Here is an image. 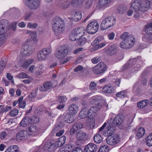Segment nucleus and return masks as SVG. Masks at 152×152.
Masks as SVG:
<instances>
[{"mask_svg":"<svg viewBox=\"0 0 152 152\" xmlns=\"http://www.w3.org/2000/svg\"><path fill=\"white\" fill-rule=\"evenodd\" d=\"M52 31L54 34L58 36L64 31L65 28V23L64 20L58 16L55 17L51 21Z\"/></svg>","mask_w":152,"mask_h":152,"instance_id":"f257e3e1","label":"nucleus"},{"mask_svg":"<svg viewBox=\"0 0 152 152\" xmlns=\"http://www.w3.org/2000/svg\"><path fill=\"white\" fill-rule=\"evenodd\" d=\"M120 38L123 40L119 45L120 47L123 49H129L133 46L135 42L134 37L127 32L123 33Z\"/></svg>","mask_w":152,"mask_h":152,"instance_id":"f03ea898","label":"nucleus"},{"mask_svg":"<svg viewBox=\"0 0 152 152\" xmlns=\"http://www.w3.org/2000/svg\"><path fill=\"white\" fill-rule=\"evenodd\" d=\"M151 3L149 0H143L140 3L137 1L131 3V8L136 10H139L142 12L147 11L149 8Z\"/></svg>","mask_w":152,"mask_h":152,"instance_id":"7ed1b4c3","label":"nucleus"},{"mask_svg":"<svg viewBox=\"0 0 152 152\" xmlns=\"http://www.w3.org/2000/svg\"><path fill=\"white\" fill-rule=\"evenodd\" d=\"M68 53V50L65 46L60 47L57 49L55 53L56 56L59 59H63L60 61V63L64 64L69 60L68 58L65 59L64 58Z\"/></svg>","mask_w":152,"mask_h":152,"instance_id":"20e7f679","label":"nucleus"},{"mask_svg":"<svg viewBox=\"0 0 152 152\" xmlns=\"http://www.w3.org/2000/svg\"><path fill=\"white\" fill-rule=\"evenodd\" d=\"M145 31L146 34L142 37V40L144 42L152 43V23L145 26Z\"/></svg>","mask_w":152,"mask_h":152,"instance_id":"39448f33","label":"nucleus"},{"mask_svg":"<svg viewBox=\"0 0 152 152\" xmlns=\"http://www.w3.org/2000/svg\"><path fill=\"white\" fill-rule=\"evenodd\" d=\"M115 23V19L113 17H109L105 18L102 21L101 24V29L105 30L113 26Z\"/></svg>","mask_w":152,"mask_h":152,"instance_id":"423d86ee","label":"nucleus"},{"mask_svg":"<svg viewBox=\"0 0 152 152\" xmlns=\"http://www.w3.org/2000/svg\"><path fill=\"white\" fill-rule=\"evenodd\" d=\"M85 28L83 27L78 28L72 31L69 36V39L72 41H76L78 37L83 36L85 33Z\"/></svg>","mask_w":152,"mask_h":152,"instance_id":"0eeeda50","label":"nucleus"},{"mask_svg":"<svg viewBox=\"0 0 152 152\" xmlns=\"http://www.w3.org/2000/svg\"><path fill=\"white\" fill-rule=\"evenodd\" d=\"M51 53V49L45 48L42 49L38 52L37 55V59L39 61H42L46 59Z\"/></svg>","mask_w":152,"mask_h":152,"instance_id":"6e6552de","label":"nucleus"},{"mask_svg":"<svg viewBox=\"0 0 152 152\" xmlns=\"http://www.w3.org/2000/svg\"><path fill=\"white\" fill-rule=\"evenodd\" d=\"M9 22L6 19L0 20V36L5 37V34H8L7 26Z\"/></svg>","mask_w":152,"mask_h":152,"instance_id":"1a4fd4ad","label":"nucleus"},{"mask_svg":"<svg viewBox=\"0 0 152 152\" xmlns=\"http://www.w3.org/2000/svg\"><path fill=\"white\" fill-rule=\"evenodd\" d=\"M26 6L31 10L37 9L40 5V0H24Z\"/></svg>","mask_w":152,"mask_h":152,"instance_id":"9d476101","label":"nucleus"},{"mask_svg":"<svg viewBox=\"0 0 152 152\" xmlns=\"http://www.w3.org/2000/svg\"><path fill=\"white\" fill-rule=\"evenodd\" d=\"M120 141V137L117 134L109 136L107 138V142L111 145H115Z\"/></svg>","mask_w":152,"mask_h":152,"instance_id":"9b49d317","label":"nucleus"},{"mask_svg":"<svg viewBox=\"0 0 152 152\" xmlns=\"http://www.w3.org/2000/svg\"><path fill=\"white\" fill-rule=\"evenodd\" d=\"M33 48L31 45H26L23 46L20 53L22 56H25L31 54L33 51Z\"/></svg>","mask_w":152,"mask_h":152,"instance_id":"f8f14e48","label":"nucleus"},{"mask_svg":"<svg viewBox=\"0 0 152 152\" xmlns=\"http://www.w3.org/2000/svg\"><path fill=\"white\" fill-rule=\"evenodd\" d=\"M95 107H91L88 110V122L91 123H94L92 126L94 128L95 126L94 122L95 121Z\"/></svg>","mask_w":152,"mask_h":152,"instance_id":"ddd939ff","label":"nucleus"},{"mask_svg":"<svg viewBox=\"0 0 152 152\" xmlns=\"http://www.w3.org/2000/svg\"><path fill=\"white\" fill-rule=\"evenodd\" d=\"M107 69L106 65L103 62H100L96 66V74H102Z\"/></svg>","mask_w":152,"mask_h":152,"instance_id":"4468645a","label":"nucleus"},{"mask_svg":"<svg viewBox=\"0 0 152 152\" xmlns=\"http://www.w3.org/2000/svg\"><path fill=\"white\" fill-rule=\"evenodd\" d=\"M70 4L71 2L69 0H61L58 2L56 5L60 8L65 9L69 7Z\"/></svg>","mask_w":152,"mask_h":152,"instance_id":"2eb2a0df","label":"nucleus"},{"mask_svg":"<svg viewBox=\"0 0 152 152\" xmlns=\"http://www.w3.org/2000/svg\"><path fill=\"white\" fill-rule=\"evenodd\" d=\"M104 101L101 97L96 96V111L101 109L103 107Z\"/></svg>","mask_w":152,"mask_h":152,"instance_id":"dca6fc26","label":"nucleus"},{"mask_svg":"<svg viewBox=\"0 0 152 152\" xmlns=\"http://www.w3.org/2000/svg\"><path fill=\"white\" fill-rule=\"evenodd\" d=\"M115 91V88L109 84L106 85L102 88V91L106 93L111 94L114 92Z\"/></svg>","mask_w":152,"mask_h":152,"instance_id":"f3484780","label":"nucleus"},{"mask_svg":"<svg viewBox=\"0 0 152 152\" xmlns=\"http://www.w3.org/2000/svg\"><path fill=\"white\" fill-rule=\"evenodd\" d=\"M68 109L70 114L74 115L77 113L78 110V107L77 104H72L69 106Z\"/></svg>","mask_w":152,"mask_h":152,"instance_id":"a211bd4d","label":"nucleus"},{"mask_svg":"<svg viewBox=\"0 0 152 152\" xmlns=\"http://www.w3.org/2000/svg\"><path fill=\"white\" fill-rule=\"evenodd\" d=\"M43 86L39 88V90L42 91H45L50 90L53 87V85L50 81H48L43 83Z\"/></svg>","mask_w":152,"mask_h":152,"instance_id":"6ab92c4d","label":"nucleus"},{"mask_svg":"<svg viewBox=\"0 0 152 152\" xmlns=\"http://www.w3.org/2000/svg\"><path fill=\"white\" fill-rule=\"evenodd\" d=\"M59 118L63 120V121H64L67 123H71L73 121V118L70 115L66 113L60 116Z\"/></svg>","mask_w":152,"mask_h":152,"instance_id":"aec40b11","label":"nucleus"},{"mask_svg":"<svg viewBox=\"0 0 152 152\" xmlns=\"http://www.w3.org/2000/svg\"><path fill=\"white\" fill-rule=\"evenodd\" d=\"M28 135V132L25 130L20 131L17 134V138L20 140H24Z\"/></svg>","mask_w":152,"mask_h":152,"instance_id":"412c9836","label":"nucleus"},{"mask_svg":"<svg viewBox=\"0 0 152 152\" xmlns=\"http://www.w3.org/2000/svg\"><path fill=\"white\" fill-rule=\"evenodd\" d=\"M95 22L94 21L90 23L87 26L86 31L87 33L91 34L95 33Z\"/></svg>","mask_w":152,"mask_h":152,"instance_id":"4be33fe9","label":"nucleus"},{"mask_svg":"<svg viewBox=\"0 0 152 152\" xmlns=\"http://www.w3.org/2000/svg\"><path fill=\"white\" fill-rule=\"evenodd\" d=\"M110 2V0H99L97 4V7L98 8L107 7Z\"/></svg>","mask_w":152,"mask_h":152,"instance_id":"5701e85b","label":"nucleus"},{"mask_svg":"<svg viewBox=\"0 0 152 152\" xmlns=\"http://www.w3.org/2000/svg\"><path fill=\"white\" fill-rule=\"evenodd\" d=\"M116 52V49L114 46H108L105 49V52L110 56L115 54Z\"/></svg>","mask_w":152,"mask_h":152,"instance_id":"b1692460","label":"nucleus"},{"mask_svg":"<svg viewBox=\"0 0 152 152\" xmlns=\"http://www.w3.org/2000/svg\"><path fill=\"white\" fill-rule=\"evenodd\" d=\"M66 137L64 136H63L60 138L54 144L55 148H59L62 146L65 143Z\"/></svg>","mask_w":152,"mask_h":152,"instance_id":"393cba45","label":"nucleus"},{"mask_svg":"<svg viewBox=\"0 0 152 152\" xmlns=\"http://www.w3.org/2000/svg\"><path fill=\"white\" fill-rule=\"evenodd\" d=\"M72 18L73 20L78 21L82 18L81 13L78 10L75 11L73 12Z\"/></svg>","mask_w":152,"mask_h":152,"instance_id":"a878e982","label":"nucleus"},{"mask_svg":"<svg viewBox=\"0 0 152 152\" xmlns=\"http://www.w3.org/2000/svg\"><path fill=\"white\" fill-rule=\"evenodd\" d=\"M95 150L94 144L93 143H90L85 147L84 152H94Z\"/></svg>","mask_w":152,"mask_h":152,"instance_id":"bb28decb","label":"nucleus"},{"mask_svg":"<svg viewBox=\"0 0 152 152\" xmlns=\"http://www.w3.org/2000/svg\"><path fill=\"white\" fill-rule=\"evenodd\" d=\"M55 148L54 143L49 142L46 144L45 145L43 148L45 150H47L51 152L55 150Z\"/></svg>","mask_w":152,"mask_h":152,"instance_id":"cd10ccee","label":"nucleus"},{"mask_svg":"<svg viewBox=\"0 0 152 152\" xmlns=\"http://www.w3.org/2000/svg\"><path fill=\"white\" fill-rule=\"evenodd\" d=\"M123 122V120L121 117L120 116H116L114 119L113 123L114 125V126H118L121 125Z\"/></svg>","mask_w":152,"mask_h":152,"instance_id":"c85d7f7f","label":"nucleus"},{"mask_svg":"<svg viewBox=\"0 0 152 152\" xmlns=\"http://www.w3.org/2000/svg\"><path fill=\"white\" fill-rule=\"evenodd\" d=\"M18 23V22L16 21H15L14 22L11 23L10 25L7 26V28L8 29V34L10 33V31H15L17 28L16 25Z\"/></svg>","mask_w":152,"mask_h":152,"instance_id":"c756f323","label":"nucleus"},{"mask_svg":"<svg viewBox=\"0 0 152 152\" xmlns=\"http://www.w3.org/2000/svg\"><path fill=\"white\" fill-rule=\"evenodd\" d=\"M88 114V109L86 107L83 108L79 113V116L81 118L87 117Z\"/></svg>","mask_w":152,"mask_h":152,"instance_id":"7c9ffc66","label":"nucleus"},{"mask_svg":"<svg viewBox=\"0 0 152 152\" xmlns=\"http://www.w3.org/2000/svg\"><path fill=\"white\" fill-rule=\"evenodd\" d=\"M149 101L148 100L146 99L142 100V101L138 102L137 103V104L138 107L140 108H142L143 107H146Z\"/></svg>","mask_w":152,"mask_h":152,"instance_id":"2f4dec72","label":"nucleus"},{"mask_svg":"<svg viewBox=\"0 0 152 152\" xmlns=\"http://www.w3.org/2000/svg\"><path fill=\"white\" fill-rule=\"evenodd\" d=\"M26 33L30 35L33 41L35 42H37L38 41V39L37 33L34 31H27Z\"/></svg>","mask_w":152,"mask_h":152,"instance_id":"473e14b6","label":"nucleus"},{"mask_svg":"<svg viewBox=\"0 0 152 152\" xmlns=\"http://www.w3.org/2000/svg\"><path fill=\"white\" fill-rule=\"evenodd\" d=\"M38 130V128L37 126L32 125L28 127L27 132H29V133L30 134H32L34 133L37 132Z\"/></svg>","mask_w":152,"mask_h":152,"instance_id":"72a5a7b5","label":"nucleus"},{"mask_svg":"<svg viewBox=\"0 0 152 152\" xmlns=\"http://www.w3.org/2000/svg\"><path fill=\"white\" fill-rule=\"evenodd\" d=\"M18 147L16 145H11L7 150L6 152H19Z\"/></svg>","mask_w":152,"mask_h":152,"instance_id":"f704fd0d","label":"nucleus"},{"mask_svg":"<svg viewBox=\"0 0 152 152\" xmlns=\"http://www.w3.org/2000/svg\"><path fill=\"white\" fill-rule=\"evenodd\" d=\"M80 37V38H78V41L76 42L77 44L79 46H82L85 44L87 42V39L85 37H83V36Z\"/></svg>","mask_w":152,"mask_h":152,"instance_id":"c9c22d12","label":"nucleus"},{"mask_svg":"<svg viewBox=\"0 0 152 152\" xmlns=\"http://www.w3.org/2000/svg\"><path fill=\"white\" fill-rule=\"evenodd\" d=\"M23 96L20 97L18 99L19 107L20 108H24L26 105V101L23 100Z\"/></svg>","mask_w":152,"mask_h":152,"instance_id":"e433bc0d","label":"nucleus"},{"mask_svg":"<svg viewBox=\"0 0 152 152\" xmlns=\"http://www.w3.org/2000/svg\"><path fill=\"white\" fill-rule=\"evenodd\" d=\"M145 141L147 146L149 147L152 146V133L146 137Z\"/></svg>","mask_w":152,"mask_h":152,"instance_id":"4c0bfd02","label":"nucleus"},{"mask_svg":"<svg viewBox=\"0 0 152 152\" xmlns=\"http://www.w3.org/2000/svg\"><path fill=\"white\" fill-rule=\"evenodd\" d=\"M28 121L29 123L31 124L38 123L39 121V118L34 116L28 117Z\"/></svg>","mask_w":152,"mask_h":152,"instance_id":"58836bf2","label":"nucleus"},{"mask_svg":"<svg viewBox=\"0 0 152 152\" xmlns=\"http://www.w3.org/2000/svg\"><path fill=\"white\" fill-rule=\"evenodd\" d=\"M28 117H25L23 118L20 123V126H22L25 127L28 124H30L28 121Z\"/></svg>","mask_w":152,"mask_h":152,"instance_id":"ea45409f","label":"nucleus"},{"mask_svg":"<svg viewBox=\"0 0 152 152\" xmlns=\"http://www.w3.org/2000/svg\"><path fill=\"white\" fill-rule=\"evenodd\" d=\"M34 61V60L33 59H29L26 60L23 65V67L25 69L27 68Z\"/></svg>","mask_w":152,"mask_h":152,"instance_id":"a19ab883","label":"nucleus"},{"mask_svg":"<svg viewBox=\"0 0 152 152\" xmlns=\"http://www.w3.org/2000/svg\"><path fill=\"white\" fill-rule=\"evenodd\" d=\"M145 133V129L143 127H140L138 130L137 135L138 137H142Z\"/></svg>","mask_w":152,"mask_h":152,"instance_id":"79ce46f5","label":"nucleus"},{"mask_svg":"<svg viewBox=\"0 0 152 152\" xmlns=\"http://www.w3.org/2000/svg\"><path fill=\"white\" fill-rule=\"evenodd\" d=\"M77 140L79 141L83 140L85 137L86 136V134L83 132H80L77 133Z\"/></svg>","mask_w":152,"mask_h":152,"instance_id":"37998d69","label":"nucleus"},{"mask_svg":"<svg viewBox=\"0 0 152 152\" xmlns=\"http://www.w3.org/2000/svg\"><path fill=\"white\" fill-rule=\"evenodd\" d=\"M58 102L60 104H64L67 100V98L65 96H58Z\"/></svg>","mask_w":152,"mask_h":152,"instance_id":"c03bdc74","label":"nucleus"},{"mask_svg":"<svg viewBox=\"0 0 152 152\" xmlns=\"http://www.w3.org/2000/svg\"><path fill=\"white\" fill-rule=\"evenodd\" d=\"M84 1V0H72L71 4L72 6L81 5Z\"/></svg>","mask_w":152,"mask_h":152,"instance_id":"a18cd8bd","label":"nucleus"},{"mask_svg":"<svg viewBox=\"0 0 152 152\" xmlns=\"http://www.w3.org/2000/svg\"><path fill=\"white\" fill-rule=\"evenodd\" d=\"M19 113L18 110L17 109H13L9 113V115L12 117L16 116Z\"/></svg>","mask_w":152,"mask_h":152,"instance_id":"49530a36","label":"nucleus"},{"mask_svg":"<svg viewBox=\"0 0 152 152\" xmlns=\"http://www.w3.org/2000/svg\"><path fill=\"white\" fill-rule=\"evenodd\" d=\"M6 64V62L5 61L2 60L0 62V74L2 73Z\"/></svg>","mask_w":152,"mask_h":152,"instance_id":"de8ad7c7","label":"nucleus"},{"mask_svg":"<svg viewBox=\"0 0 152 152\" xmlns=\"http://www.w3.org/2000/svg\"><path fill=\"white\" fill-rule=\"evenodd\" d=\"M69 146L70 145H67L65 148H60L58 152H69L70 151V150L69 149L70 148ZM70 146L71 147V146Z\"/></svg>","mask_w":152,"mask_h":152,"instance_id":"09e8293b","label":"nucleus"},{"mask_svg":"<svg viewBox=\"0 0 152 152\" xmlns=\"http://www.w3.org/2000/svg\"><path fill=\"white\" fill-rule=\"evenodd\" d=\"M37 26L38 24L37 23H31V22H28L27 25V27L29 28L34 29H35Z\"/></svg>","mask_w":152,"mask_h":152,"instance_id":"8fccbe9b","label":"nucleus"},{"mask_svg":"<svg viewBox=\"0 0 152 152\" xmlns=\"http://www.w3.org/2000/svg\"><path fill=\"white\" fill-rule=\"evenodd\" d=\"M61 128L62 126H60L59 124L55 125L52 131V132L55 133L59 131Z\"/></svg>","mask_w":152,"mask_h":152,"instance_id":"3c124183","label":"nucleus"},{"mask_svg":"<svg viewBox=\"0 0 152 152\" xmlns=\"http://www.w3.org/2000/svg\"><path fill=\"white\" fill-rule=\"evenodd\" d=\"M127 10V8L123 6H120L118 9L119 13L123 14Z\"/></svg>","mask_w":152,"mask_h":152,"instance_id":"603ef678","label":"nucleus"},{"mask_svg":"<svg viewBox=\"0 0 152 152\" xmlns=\"http://www.w3.org/2000/svg\"><path fill=\"white\" fill-rule=\"evenodd\" d=\"M43 72L41 69L39 68H37L35 69L34 73L36 76H38L41 75Z\"/></svg>","mask_w":152,"mask_h":152,"instance_id":"864d4df0","label":"nucleus"},{"mask_svg":"<svg viewBox=\"0 0 152 152\" xmlns=\"http://www.w3.org/2000/svg\"><path fill=\"white\" fill-rule=\"evenodd\" d=\"M73 126L77 130L82 128L83 126V124L80 123L78 122L75 124Z\"/></svg>","mask_w":152,"mask_h":152,"instance_id":"5fc2aeb1","label":"nucleus"},{"mask_svg":"<svg viewBox=\"0 0 152 152\" xmlns=\"http://www.w3.org/2000/svg\"><path fill=\"white\" fill-rule=\"evenodd\" d=\"M116 96L118 97L123 98L126 96V92L124 91H121L117 93L116 94Z\"/></svg>","mask_w":152,"mask_h":152,"instance_id":"6e6d98bb","label":"nucleus"},{"mask_svg":"<svg viewBox=\"0 0 152 152\" xmlns=\"http://www.w3.org/2000/svg\"><path fill=\"white\" fill-rule=\"evenodd\" d=\"M107 44L106 42H104L99 44H96V50L100 49L105 46Z\"/></svg>","mask_w":152,"mask_h":152,"instance_id":"4d7b16f0","label":"nucleus"},{"mask_svg":"<svg viewBox=\"0 0 152 152\" xmlns=\"http://www.w3.org/2000/svg\"><path fill=\"white\" fill-rule=\"evenodd\" d=\"M96 137V142L98 143H100L102 140V138L101 135L97 134Z\"/></svg>","mask_w":152,"mask_h":152,"instance_id":"13d9d810","label":"nucleus"},{"mask_svg":"<svg viewBox=\"0 0 152 152\" xmlns=\"http://www.w3.org/2000/svg\"><path fill=\"white\" fill-rule=\"evenodd\" d=\"M7 136V134L6 132L3 131L0 133V139L1 140H4Z\"/></svg>","mask_w":152,"mask_h":152,"instance_id":"bf43d9fd","label":"nucleus"},{"mask_svg":"<svg viewBox=\"0 0 152 152\" xmlns=\"http://www.w3.org/2000/svg\"><path fill=\"white\" fill-rule=\"evenodd\" d=\"M104 39V37L103 36L101 35L99 36V37H97L96 39V44H98L101 41Z\"/></svg>","mask_w":152,"mask_h":152,"instance_id":"052dcab7","label":"nucleus"},{"mask_svg":"<svg viewBox=\"0 0 152 152\" xmlns=\"http://www.w3.org/2000/svg\"><path fill=\"white\" fill-rule=\"evenodd\" d=\"M89 48L90 50L92 52L95 50V40H94L91 43Z\"/></svg>","mask_w":152,"mask_h":152,"instance_id":"680f3d73","label":"nucleus"},{"mask_svg":"<svg viewBox=\"0 0 152 152\" xmlns=\"http://www.w3.org/2000/svg\"><path fill=\"white\" fill-rule=\"evenodd\" d=\"M27 75L26 73L24 72H22L20 73L18 75V77L21 79L26 78H27Z\"/></svg>","mask_w":152,"mask_h":152,"instance_id":"e2e57ef3","label":"nucleus"},{"mask_svg":"<svg viewBox=\"0 0 152 152\" xmlns=\"http://www.w3.org/2000/svg\"><path fill=\"white\" fill-rule=\"evenodd\" d=\"M102 149V150L101 151V152H108V149L107 146L106 145H104L103 146H101L100 149Z\"/></svg>","mask_w":152,"mask_h":152,"instance_id":"0e129e2a","label":"nucleus"},{"mask_svg":"<svg viewBox=\"0 0 152 152\" xmlns=\"http://www.w3.org/2000/svg\"><path fill=\"white\" fill-rule=\"evenodd\" d=\"M37 92L36 91H33L28 96L30 98H34L37 96Z\"/></svg>","mask_w":152,"mask_h":152,"instance_id":"69168bd1","label":"nucleus"},{"mask_svg":"<svg viewBox=\"0 0 152 152\" xmlns=\"http://www.w3.org/2000/svg\"><path fill=\"white\" fill-rule=\"evenodd\" d=\"M115 34L113 32H111L108 35V39L110 40H113L114 38Z\"/></svg>","mask_w":152,"mask_h":152,"instance_id":"338daca9","label":"nucleus"},{"mask_svg":"<svg viewBox=\"0 0 152 152\" xmlns=\"http://www.w3.org/2000/svg\"><path fill=\"white\" fill-rule=\"evenodd\" d=\"M33 14V12H30L27 13L25 15V19L26 20L28 19Z\"/></svg>","mask_w":152,"mask_h":152,"instance_id":"774afa93","label":"nucleus"}]
</instances>
